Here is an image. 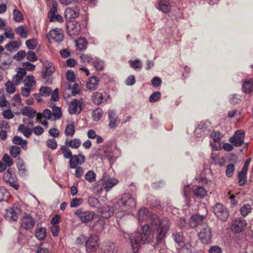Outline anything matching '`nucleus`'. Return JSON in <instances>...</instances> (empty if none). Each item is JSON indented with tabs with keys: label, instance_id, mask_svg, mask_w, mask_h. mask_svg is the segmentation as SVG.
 I'll return each mask as SVG.
<instances>
[{
	"label": "nucleus",
	"instance_id": "f257e3e1",
	"mask_svg": "<svg viewBox=\"0 0 253 253\" xmlns=\"http://www.w3.org/2000/svg\"><path fill=\"white\" fill-rule=\"evenodd\" d=\"M138 221L141 225L142 232L127 234L134 252L135 250H138L140 245L150 243L154 239L157 243L162 242L166 237L170 225L168 218H159L145 208L138 210Z\"/></svg>",
	"mask_w": 253,
	"mask_h": 253
},
{
	"label": "nucleus",
	"instance_id": "f03ea898",
	"mask_svg": "<svg viewBox=\"0 0 253 253\" xmlns=\"http://www.w3.org/2000/svg\"><path fill=\"white\" fill-rule=\"evenodd\" d=\"M117 206L121 208L122 211L133 209L136 206L135 199L130 194L125 193L117 201L116 208Z\"/></svg>",
	"mask_w": 253,
	"mask_h": 253
},
{
	"label": "nucleus",
	"instance_id": "7ed1b4c3",
	"mask_svg": "<svg viewBox=\"0 0 253 253\" xmlns=\"http://www.w3.org/2000/svg\"><path fill=\"white\" fill-rule=\"evenodd\" d=\"M198 237L201 242L205 245L211 243V229L207 223L201 224V228L198 232Z\"/></svg>",
	"mask_w": 253,
	"mask_h": 253
},
{
	"label": "nucleus",
	"instance_id": "20e7f679",
	"mask_svg": "<svg viewBox=\"0 0 253 253\" xmlns=\"http://www.w3.org/2000/svg\"><path fill=\"white\" fill-rule=\"evenodd\" d=\"M213 213L219 219L225 221L229 217L228 210L221 203H216L213 207Z\"/></svg>",
	"mask_w": 253,
	"mask_h": 253
},
{
	"label": "nucleus",
	"instance_id": "39448f33",
	"mask_svg": "<svg viewBox=\"0 0 253 253\" xmlns=\"http://www.w3.org/2000/svg\"><path fill=\"white\" fill-rule=\"evenodd\" d=\"M75 214L83 223H87L91 221L95 215L93 211L83 210V209H78L75 212Z\"/></svg>",
	"mask_w": 253,
	"mask_h": 253
},
{
	"label": "nucleus",
	"instance_id": "423d86ee",
	"mask_svg": "<svg viewBox=\"0 0 253 253\" xmlns=\"http://www.w3.org/2000/svg\"><path fill=\"white\" fill-rule=\"evenodd\" d=\"M245 136L244 131L241 129H239L235 131L233 136L230 137L229 141L234 146L239 147L244 143Z\"/></svg>",
	"mask_w": 253,
	"mask_h": 253
},
{
	"label": "nucleus",
	"instance_id": "0eeeda50",
	"mask_svg": "<svg viewBox=\"0 0 253 253\" xmlns=\"http://www.w3.org/2000/svg\"><path fill=\"white\" fill-rule=\"evenodd\" d=\"M99 245V238L95 234H90L86 241V250L87 252H93L96 251Z\"/></svg>",
	"mask_w": 253,
	"mask_h": 253
},
{
	"label": "nucleus",
	"instance_id": "6e6552de",
	"mask_svg": "<svg viewBox=\"0 0 253 253\" xmlns=\"http://www.w3.org/2000/svg\"><path fill=\"white\" fill-rule=\"evenodd\" d=\"M46 38L50 43L60 42L63 41L64 36L60 30L58 29L50 30L46 35Z\"/></svg>",
	"mask_w": 253,
	"mask_h": 253
},
{
	"label": "nucleus",
	"instance_id": "1a4fd4ad",
	"mask_svg": "<svg viewBox=\"0 0 253 253\" xmlns=\"http://www.w3.org/2000/svg\"><path fill=\"white\" fill-rule=\"evenodd\" d=\"M206 214L200 215L199 214H193L189 220V226L192 228H195L198 226H200V228H201V224L205 223L204 220L206 218Z\"/></svg>",
	"mask_w": 253,
	"mask_h": 253
},
{
	"label": "nucleus",
	"instance_id": "9d476101",
	"mask_svg": "<svg viewBox=\"0 0 253 253\" xmlns=\"http://www.w3.org/2000/svg\"><path fill=\"white\" fill-rule=\"evenodd\" d=\"M118 180L116 179L111 178L109 175H104L98 181L99 183H101L102 185L103 188L105 189L106 191H108L110 189L117 184Z\"/></svg>",
	"mask_w": 253,
	"mask_h": 253
},
{
	"label": "nucleus",
	"instance_id": "9b49d317",
	"mask_svg": "<svg viewBox=\"0 0 253 253\" xmlns=\"http://www.w3.org/2000/svg\"><path fill=\"white\" fill-rule=\"evenodd\" d=\"M246 225V221L245 219L237 218L233 221L231 229L234 232L239 233L245 230Z\"/></svg>",
	"mask_w": 253,
	"mask_h": 253
},
{
	"label": "nucleus",
	"instance_id": "f8f14e48",
	"mask_svg": "<svg viewBox=\"0 0 253 253\" xmlns=\"http://www.w3.org/2000/svg\"><path fill=\"white\" fill-rule=\"evenodd\" d=\"M79 12L80 8L77 6L67 8L65 10V17L66 20L71 21L79 16Z\"/></svg>",
	"mask_w": 253,
	"mask_h": 253
},
{
	"label": "nucleus",
	"instance_id": "ddd939ff",
	"mask_svg": "<svg viewBox=\"0 0 253 253\" xmlns=\"http://www.w3.org/2000/svg\"><path fill=\"white\" fill-rule=\"evenodd\" d=\"M83 102L77 99H74L70 104L69 106V112L70 114H79L82 109Z\"/></svg>",
	"mask_w": 253,
	"mask_h": 253
},
{
	"label": "nucleus",
	"instance_id": "4468645a",
	"mask_svg": "<svg viewBox=\"0 0 253 253\" xmlns=\"http://www.w3.org/2000/svg\"><path fill=\"white\" fill-rule=\"evenodd\" d=\"M117 250V247L114 243L107 242L103 243L99 253H116Z\"/></svg>",
	"mask_w": 253,
	"mask_h": 253
},
{
	"label": "nucleus",
	"instance_id": "2eb2a0df",
	"mask_svg": "<svg viewBox=\"0 0 253 253\" xmlns=\"http://www.w3.org/2000/svg\"><path fill=\"white\" fill-rule=\"evenodd\" d=\"M85 161V157L82 154L74 155L69 161L70 167L71 169H76L78 165H82Z\"/></svg>",
	"mask_w": 253,
	"mask_h": 253
},
{
	"label": "nucleus",
	"instance_id": "dca6fc26",
	"mask_svg": "<svg viewBox=\"0 0 253 253\" xmlns=\"http://www.w3.org/2000/svg\"><path fill=\"white\" fill-rule=\"evenodd\" d=\"M210 126L209 122H202L197 126L195 131L197 137H201L208 132V128Z\"/></svg>",
	"mask_w": 253,
	"mask_h": 253
},
{
	"label": "nucleus",
	"instance_id": "f3484780",
	"mask_svg": "<svg viewBox=\"0 0 253 253\" xmlns=\"http://www.w3.org/2000/svg\"><path fill=\"white\" fill-rule=\"evenodd\" d=\"M21 227L26 230H31L33 228L35 221L30 215H26L23 216L21 221Z\"/></svg>",
	"mask_w": 253,
	"mask_h": 253
},
{
	"label": "nucleus",
	"instance_id": "a211bd4d",
	"mask_svg": "<svg viewBox=\"0 0 253 253\" xmlns=\"http://www.w3.org/2000/svg\"><path fill=\"white\" fill-rule=\"evenodd\" d=\"M19 211L17 208H9L5 210L4 217L5 219L10 221H15L18 219V212Z\"/></svg>",
	"mask_w": 253,
	"mask_h": 253
},
{
	"label": "nucleus",
	"instance_id": "6ab92c4d",
	"mask_svg": "<svg viewBox=\"0 0 253 253\" xmlns=\"http://www.w3.org/2000/svg\"><path fill=\"white\" fill-rule=\"evenodd\" d=\"M108 117L109 120V126L111 128H116L120 123L118 120L117 115L114 110L108 111Z\"/></svg>",
	"mask_w": 253,
	"mask_h": 253
},
{
	"label": "nucleus",
	"instance_id": "aec40b11",
	"mask_svg": "<svg viewBox=\"0 0 253 253\" xmlns=\"http://www.w3.org/2000/svg\"><path fill=\"white\" fill-rule=\"evenodd\" d=\"M156 7L158 9L165 13H169L171 9L170 3L167 0H159Z\"/></svg>",
	"mask_w": 253,
	"mask_h": 253
},
{
	"label": "nucleus",
	"instance_id": "412c9836",
	"mask_svg": "<svg viewBox=\"0 0 253 253\" xmlns=\"http://www.w3.org/2000/svg\"><path fill=\"white\" fill-rule=\"evenodd\" d=\"M54 72V68L50 64L48 63L45 67V70L43 72L42 77L46 84L50 83V77Z\"/></svg>",
	"mask_w": 253,
	"mask_h": 253
},
{
	"label": "nucleus",
	"instance_id": "4be33fe9",
	"mask_svg": "<svg viewBox=\"0 0 253 253\" xmlns=\"http://www.w3.org/2000/svg\"><path fill=\"white\" fill-rule=\"evenodd\" d=\"M99 80L96 76H93L88 79L86 83L87 89L90 90H95L98 85Z\"/></svg>",
	"mask_w": 253,
	"mask_h": 253
},
{
	"label": "nucleus",
	"instance_id": "5701e85b",
	"mask_svg": "<svg viewBox=\"0 0 253 253\" xmlns=\"http://www.w3.org/2000/svg\"><path fill=\"white\" fill-rule=\"evenodd\" d=\"M17 73L13 77L12 81L18 84L23 80L24 77L26 75V71L21 67L17 68Z\"/></svg>",
	"mask_w": 253,
	"mask_h": 253
},
{
	"label": "nucleus",
	"instance_id": "b1692460",
	"mask_svg": "<svg viewBox=\"0 0 253 253\" xmlns=\"http://www.w3.org/2000/svg\"><path fill=\"white\" fill-rule=\"evenodd\" d=\"M100 150H104L102 154H100L102 159H107L110 162L113 160L114 156L112 153V148L111 147H106L100 149Z\"/></svg>",
	"mask_w": 253,
	"mask_h": 253
},
{
	"label": "nucleus",
	"instance_id": "393cba45",
	"mask_svg": "<svg viewBox=\"0 0 253 253\" xmlns=\"http://www.w3.org/2000/svg\"><path fill=\"white\" fill-rule=\"evenodd\" d=\"M67 31L70 35H78L80 32V24L78 23L75 25L71 24L67 26Z\"/></svg>",
	"mask_w": 253,
	"mask_h": 253
},
{
	"label": "nucleus",
	"instance_id": "a878e982",
	"mask_svg": "<svg viewBox=\"0 0 253 253\" xmlns=\"http://www.w3.org/2000/svg\"><path fill=\"white\" fill-rule=\"evenodd\" d=\"M81 144V141L79 138H74L70 140H66L65 142V145L73 149L78 148Z\"/></svg>",
	"mask_w": 253,
	"mask_h": 253
},
{
	"label": "nucleus",
	"instance_id": "bb28decb",
	"mask_svg": "<svg viewBox=\"0 0 253 253\" xmlns=\"http://www.w3.org/2000/svg\"><path fill=\"white\" fill-rule=\"evenodd\" d=\"M21 112L24 116H28L31 119L34 118L37 114L35 110L28 106H25Z\"/></svg>",
	"mask_w": 253,
	"mask_h": 253
},
{
	"label": "nucleus",
	"instance_id": "cd10ccee",
	"mask_svg": "<svg viewBox=\"0 0 253 253\" xmlns=\"http://www.w3.org/2000/svg\"><path fill=\"white\" fill-rule=\"evenodd\" d=\"M12 142L15 144L20 145L23 149L27 150V141L26 140L23 139L22 137L15 136L13 138Z\"/></svg>",
	"mask_w": 253,
	"mask_h": 253
},
{
	"label": "nucleus",
	"instance_id": "c85d7f7f",
	"mask_svg": "<svg viewBox=\"0 0 253 253\" xmlns=\"http://www.w3.org/2000/svg\"><path fill=\"white\" fill-rule=\"evenodd\" d=\"M242 88L243 91L246 93L251 92L253 90V80L246 81L242 85Z\"/></svg>",
	"mask_w": 253,
	"mask_h": 253
},
{
	"label": "nucleus",
	"instance_id": "c756f323",
	"mask_svg": "<svg viewBox=\"0 0 253 253\" xmlns=\"http://www.w3.org/2000/svg\"><path fill=\"white\" fill-rule=\"evenodd\" d=\"M16 33L22 38L26 39L28 37V30L25 26H20L16 29Z\"/></svg>",
	"mask_w": 253,
	"mask_h": 253
},
{
	"label": "nucleus",
	"instance_id": "7c9ffc66",
	"mask_svg": "<svg viewBox=\"0 0 253 253\" xmlns=\"http://www.w3.org/2000/svg\"><path fill=\"white\" fill-rule=\"evenodd\" d=\"M46 236V229L44 227H40L36 230L35 236L39 240L44 239Z\"/></svg>",
	"mask_w": 253,
	"mask_h": 253
},
{
	"label": "nucleus",
	"instance_id": "2f4dec72",
	"mask_svg": "<svg viewBox=\"0 0 253 253\" xmlns=\"http://www.w3.org/2000/svg\"><path fill=\"white\" fill-rule=\"evenodd\" d=\"M76 46L78 50H83L86 48L87 42L85 38H80L76 41Z\"/></svg>",
	"mask_w": 253,
	"mask_h": 253
},
{
	"label": "nucleus",
	"instance_id": "473e14b6",
	"mask_svg": "<svg viewBox=\"0 0 253 253\" xmlns=\"http://www.w3.org/2000/svg\"><path fill=\"white\" fill-rule=\"evenodd\" d=\"M194 193L196 197L200 198H204L207 194V191L202 186L196 187L194 190Z\"/></svg>",
	"mask_w": 253,
	"mask_h": 253
},
{
	"label": "nucleus",
	"instance_id": "72a5a7b5",
	"mask_svg": "<svg viewBox=\"0 0 253 253\" xmlns=\"http://www.w3.org/2000/svg\"><path fill=\"white\" fill-rule=\"evenodd\" d=\"M103 96L101 93L96 92L92 96V100L96 105H100L103 101Z\"/></svg>",
	"mask_w": 253,
	"mask_h": 253
},
{
	"label": "nucleus",
	"instance_id": "f704fd0d",
	"mask_svg": "<svg viewBox=\"0 0 253 253\" xmlns=\"http://www.w3.org/2000/svg\"><path fill=\"white\" fill-rule=\"evenodd\" d=\"M18 130L22 132L27 138L30 137L32 133V130L29 128L26 127L24 125H20L18 128Z\"/></svg>",
	"mask_w": 253,
	"mask_h": 253
},
{
	"label": "nucleus",
	"instance_id": "c9c22d12",
	"mask_svg": "<svg viewBox=\"0 0 253 253\" xmlns=\"http://www.w3.org/2000/svg\"><path fill=\"white\" fill-rule=\"evenodd\" d=\"M64 133L66 136H73L75 133V127L74 124H68L65 127Z\"/></svg>",
	"mask_w": 253,
	"mask_h": 253
},
{
	"label": "nucleus",
	"instance_id": "e433bc0d",
	"mask_svg": "<svg viewBox=\"0 0 253 253\" xmlns=\"http://www.w3.org/2000/svg\"><path fill=\"white\" fill-rule=\"evenodd\" d=\"M60 150L63 154V157L66 159H71L72 157V153L66 145H62L60 147Z\"/></svg>",
	"mask_w": 253,
	"mask_h": 253
},
{
	"label": "nucleus",
	"instance_id": "4c0bfd02",
	"mask_svg": "<svg viewBox=\"0 0 253 253\" xmlns=\"http://www.w3.org/2000/svg\"><path fill=\"white\" fill-rule=\"evenodd\" d=\"M25 86L30 87L36 84L35 77L32 75L28 76L23 81Z\"/></svg>",
	"mask_w": 253,
	"mask_h": 253
},
{
	"label": "nucleus",
	"instance_id": "58836bf2",
	"mask_svg": "<svg viewBox=\"0 0 253 253\" xmlns=\"http://www.w3.org/2000/svg\"><path fill=\"white\" fill-rule=\"evenodd\" d=\"M103 111L100 108H97L92 111V118L94 121H98L102 117Z\"/></svg>",
	"mask_w": 253,
	"mask_h": 253
},
{
	"label": "nucleus",
	"instance_id": "ea45409f",
	"mask_svg": "<svg viewBox=\"0 0 253 253\" xmlns=\"http://www.w3.org/2000/svg\"><path fill=\"white\" fill-rule=\"evenodd\" d=\"M18 163L17 164V168L19 171L20 174L24 176L26 174V169L23 160L18 158Z\"/></svg>",
	"mask_w": 253,
	"mask_h": 253
},
{
	"label": "nucleus",
	"instance_id": "a19ab883",
	"mask_svg": "<svg viewBox=\"0 0 253 253\" xmlns=\"http://www.w3.org/2000/svg\"><path fill=\"white\" fill-rule=\"evenodd\" d=\"M84 178L89 182H93L96 180V174L93 170H89L85 174Z\"/></svg>",
	"mask_w": 253,
	"mask_h": 253
},
{
	"label": "nucleus",
	"instance_id": "79ce46f5",
	"mask_svg": "<svg viewBox=\"0 0 253 253\" xmlns=\"http://www.w3.org/2000/svg\"><path fill=\"white\" fill-rule=\"evenodd\" d=\"M92 63L94 67L97 70H101L103 69L104 62L101 59L95 58L92 62Z\"/></svg>",
	"mask_w": 253,
	"mask_h": 253
},
{
	"label": "nucleus",
	"instance_id": "37998d69",
	"mask_svg": "<svg viewBox=\"0 0 253 253\" xmlns=\"http://www.w3.org/2000/svg\"><path fill=\"white\" fill-rule=\"evenodd\" d=\"M174 241L177 243H180L183 241V233L181 231L175 232L172 234Z\"/></svg>",
	"mask_w": 253,
	"mask_h": 253
},
{
	"label": "nucleus",
	"instance_id": "c03bdc74",
	"mask_svg": "<svg viewBox=\"0 0 253 253\" xmlns=\"http://www.w3.org/2000/svg\"><path fill=\"white\" fill-rule=\"evenodd\" d=\"M252 207L250 205L246 204H244L240 208V211L241 214L243 216H246L251 211Z\"/></svg>",
	"mask_w": 253,
	"mask_h": 253
},
{
	"label": "nucleus",
	"instance_id": "a18cd8bd",
	"mask_svg": "<svg viewBox=\"0 0 253 253\" xmlns=\"http://www.w3.org/2000/svg\"><path fill=\"white\" fill-rule=\"evenodd\" d=\"M13 20L17 22L23 20V16L22 13L18 9H15L13 11Z\"/></svg>",
	"mask_w": 253,
	"mask_h": 253
},
{
	"label": "nucleus",
	"instance_id": "49530a36",
	"mask_svg": "<svg viewBox=\"0 0 253 253\" xmlns=\"http://www.w3.org/2000/svg\"><path fill=\"white\" fill-rule=\"evenodd\" d=\"M26 45L29 49L33 50L38 45L37 40L36 39L28 40L26 42Z\"/></svg>",
	"mask_w": 253,
	"mask_h": 253
},
{
	"label": "nucleus",
	"instance_id": "de8ad7c7",
	"mask_svg": "<svg viewBox=\"0 0 253 253\" xmlns=\"http://www.w3.org/2000/svg\"><path fill=\"white\" fill-rule=\"evenodd\" d=\"M52 116L54 117V120H57L60 119L62 117V113L59 107L54 106L52 107Z\"/></svg>",
	"mask_w": 253,
	"mask_h": 253
},
{
	"label": "nucleus",
	"instance_id": "09e8293b",
	"mask_svg": "<svg viewBox=\"0 0 253 253\" xmlns=\"http://www.w3.org/2000/svg\"><path fill=\"white\" fill-rule=\"evenodd\" d=\"M21 153V148L17 146H12L10 149V154L11 156L15 158H16Z\"/></svg>",
	"mask_w": 253,
	"mask_h": 253
},
{
	"label": "nucleus",
	"instance_id": "8fccbe9b",
	"mask_svg": "<svg viewBox=\"0 0 253 253\" xmlns=\"http://www.w3.org/2000/svg\"><path fill=\"white\" fill-rule=\"evenodd\" d=\"M247 173L241 171L238 174L239 184L240 186L244 185L247 182Z\"/></svg>",
	"mask_w": 253,
	"mask_h": 253
},
{
	"label": "nucleus",
	"instance_id": "3c124183",
	"mask_svg": "<svg viewBox=\"0 0 253 253\" xmlns=\"http://www.w3.org/2000/svg\"><path fill=\"white\" fill-rule=\"evenodd\" d=\"M52 91L51 89L47 86H42L40 89V92L42 96H48L50 95Z\"/></svg>",
	"mask_w": 253,
	"mask_h": 253
},
{
	"label": "nucleus",
	"instance_id": "603ef678",
	"mask_svg": "<svg viewBox=\"0 0 253 253\" xmlns=\"http://www.w3.org/2000/svg\"><path fill=\"white\" fill-rule=\"evenodd\" d=\"M235 171V166L233 164H230L227 166L225 171L226 175L228 177L232 176Z\"/></svg>",
	"mask_w": 253,
	"mask_h": 253
},
{
	"label": "nucleus",
	"instance_id": "864d4df0",
	"mask_svg": "<svg viewBox=\"0 0 253 253\" xmlns=\"http://www.w3.org/2000/svg\"><path fill=\"white\" fill-rule=\"evenodd\" d=\"M9 193L3 187L0 186V202L6 201V199L8 197Z\"/></svg>",
	"mask_w": 253,
	"mask_h": 253
},
{
	"label": "nucleus",
	"instance_id": "5fc2aeb1",
	"mask_svg": "<svg viewBox=\"0 0 253 253\" xmlns=\"http://www.w3.org/2000/svg\"><path fill=\"white\" fill-rule=\"evenodd\" d=\"M46 143L47 146L52 150H55L57 147V143L54 138L48 139Z\"/></svg>",
	"mask_w": 253,
	"mask_h": 253
},
{
	"label": "nucleus",
	"instance_id": "6e6d98bb",
	"mask_svg": "<svg viewBox=\"0 0 253 253\" xmlns=\"http://www.w3.org/2000/svg\"><path fill=\"white\" fill-rule=\"evenodd\" d=\"M57 4L56 2L53 1L52 3V6L50 8V9L48 12V17H52L53 15L57 14Z\"/></svg>",
	"mask_w": 253,
	"mask_h": 253
},
{
	"label": "nucleus",
	"instance_id": "4d7b16f0",
	"mask_svg": "<svg viewBox=\"0 0 253 253\" xmlns=\"http://www.w3.org/2000/svg\"><path fill=\"white\" fill-rule=\"evenodd\" d=\"M6 87V91L12 94L15 91V87L13 83L10 81H8L5 84Z\"/></svg>",
	"mask_w": 253,
	"mask_h": 253
},
{
	"label": "nucleus",
	"instance_id": "13d9d810",
	"mask_svg": "<svg viewBox=\"0 0 253 253\" xmlns=\"http://www.w3.org/2000/svg\"><path fill=\"white\" fill-rule=\"evenodd\" d=\"M242 100V96L237 94H234L230 98V102L232 104H237Z\"/></svg>",
	"mask_w": 253,
	"mask_h": 253
},
{
	"label": "nucleus",
	"instance_id": "bf43d9fd",
	"mask_svg": "<svg viewBox=\"0 0 253 253\" xmlns=\"http://www.w3.org/2000/svg\"><path fill=\"white\" fill-rule=\"evenodd\" d=\"M160 98L161 93L159 91H156L150 95L149 100L150 102H154L158 101Z\"/></svg>",
	"mask_w": 253,
	"mask_h": 253
},
{
	"label": "nucleus",
	"instance_id": "052dcab7",
	"mask_svg": "<svg viewBox=\"0 0 253 253\" xmlns=\"http://www.w3.org/2000/svg\"><path fill=\"white\" fill-rule=\"evenodd\" d=\"M81 61L83 63L92 62L94 58L90 54H83L80 56Z\"/></svg>",
	"mask_w": 253,
	"mask_h": 253
},
{
	"label": "nucleus",
	"instance_id": "680f3d73",
	"mask_svg": "<svg viewBox=\"0 0 253 253\" xmlns=\"http://www.w3.org/2000/svg\"><path fill=\"white\" fill-rule=\"evenodd\" d=\"M130 66L134 69H141L142 64L139 59H135L134 61L129 60Z\"/></svg>",
	"mask_w": 253,
	"mask_h": 253
},
{
	"label": "nucleus",
	"instance_id": "e2e57ef3",
	"mask_svg": "<svg viewBox=\"0 0 253 253\" xmlns=\"http://www.w3.org/2000/svg\"><path fill=\"white\" fill-rule=\"evenodd\" d=\"M88 203L91 207L93 208H97L99 204V201L96 198L94 197H89L88 198Z\"/></svg>",
	"mask_w": 253,
	"mask_h": 253
},
{
	"label": "nucleus",
	"instance_id": "0e129e2a",
	"mask_svg": "<svg viewBox=\"0 0 253 253\" xmlns=\"http://www.w3.org/2000/svg\"><path fill=\"white\" fill-rule=\"evenodd\" d=\"M83 201L82 198H74L70 202V207L71 208H77L82 204Z\"/></svg>",
	"mask_w": 253,
	"mask_h": 253
},
{
	"label": "nucleus",
	"instance_id": "69168bd1",
	"mask_svg": "<svg viewBox=\"0 0 253 253\" xmlns=\"http://www.w3.org/2000/svg\"><path fill=\"white\" fill-rule=\"evenodd\" d=\"M87 238L84 235L82 234L80 235L76 240V243L79 245L86 246V241Z\"/></svg>",
	"mask_w": 253,
	"mask_h": 253
},
{
	"label": "nucleus",
	"instance_id": "338daca9",
	"mask_svg": "<svg viewBox=\"0 0 253 253\" xmlns=\"http://www.w3.org/2000/svg\"><path fill=\"white\" fill-rule=\"evenodd\" d=\"M22 68L24 69L25 71H32L35 69V65L29 62H23L22 63Z\"/></svg>",
	"mask_w": 253,
	"mask_h": 253
},
{
	"label": "nucleus",
	"instance_id": "774afa93",
	"mask_svg": "<svg viewBox=\"0 0 253 253\" xmlns=\"http://www.w3.org/2000/svg\"><path fill=\"white\" fill-rule=\"evenodd\" d=\"M2 115L5 119L8 120L13 118L14 116L13 114L12 113L11 110L9 109L3 111Z\"/></svg>",
	"mask_w": 253,
	"mask_h": 253
}]
</instances>
